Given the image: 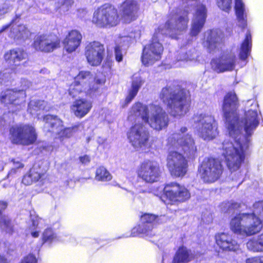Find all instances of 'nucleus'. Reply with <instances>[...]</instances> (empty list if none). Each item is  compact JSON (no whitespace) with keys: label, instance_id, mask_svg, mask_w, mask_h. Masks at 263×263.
Segmentation results:
<instances>
[{"label":"nucleus","instance_id":"obj_32","mask_svg":"<svg viewBox=\"0 0 263 263\" xmlns=\"http://www.w3.org/2000/svg\"><path fill=\"white\" fill-rule=\"evenodd\" d=\"M9 36L14 39H25L29 36L30 33L26 26L21 25H13Z\"/></svg>","mask_w":263,"mask_h":263},{"label":"nucleus","instance_id":"obj_13","mask_svg":"<svg viewBox=\"0 0 263 263\" xmlns=\"http://www.w3.org/2000/svg\"><path fill=\"white\" fill-rule=\"evenodd\" d=\"M160 191H163L165 196L172 203L184 202L191 197L189 191L184 185L176 182H171L164 187H161Z\"/></svg>","mask_w":263,"mask_h":263},{"label":"nucleus","instance_id":"obj_55","mask_svg":"<svg viewBox=\"0 0 263 263\" xmlns=\"http://www.w3.org/2000/svg\"><path fill=\"white\" fill-rule=\"evenodd\" d=\"M0 263H6V259L1 255H0Z\"/></svg>","mask_w":263,"mask_h":263},{"label":"nucleus","instance_id":"obj_5","mask_svg":"<svg viewBox=\"0 0 263 263\" xmlns=\"http://www.w3.org/2000/svg\"><path fill=\"white\" fill-rule=\"evenodd\" d=\"M188 92L167 86L162 89L160 98L166 105L170 114L175 117L184 116L189 111L190 101Z\"/></svg>","mask_w":263,"mask_h":263},{"label":"nucleus","instance_id":"obj_47","mask_svg":"<svg viewBox=\"0 0 263 263\" xmlns=\"http://www.w3.org/2000/svg\"><path fill=\"white\" fill-rule=\"evenodd\" d=\"M12 6L9 2H6L0 6V19L1 16L11 11Z\"/></svg>","mask_w":263,"mask_h":263},{"label":"nucleus","instance_id":"obj_52","mask_svg":"<svg viewBox=\"0 0 263 263\" xmlns=\"http://www.w3.org/2000/svg\"><path fill=\"white\" fill-rule=\"evenodd\" d=\"M246 263H261L260 257L248 258L246 260Z\"/></svg>","mask_w":263,"mask_h":263},{"label":"nucleus","instance_id":"obj_41","mask_svg":"<svg viewBox=\"0 0 263 263\" xmlns=\"http://www.w3.org/2000/svg\"><path fill=\"white\" fill-rule=\"evenodd\" d=\"M131 41L132 38L128 36L118 37L116 40V46H119L121 48L126 49L128 47Z\"/></svg>","mask_w":263,"mask_h":263},{"label":"nucleus","instance_id":"obj_44","mask_svg":"<svg viewBox=\"0 0 263 263\" xmlns=\"http://www.w3.org/2000/svg\"><path fill=\"white\" fill-rule=\"evenodd\" d=\"M253 208V212L250 214L263 218V201L255 202Z\"/></svg>","mask_w":263,"mask_h":263},{"label":"nucleus","instance_id":"obj_50","mask_svg":"<svg viewBox=\"0 0 263 263\" xmlns=\"http://www.w3.org/2000/svg\"><path fill=\"white\" fill-rule=\"evenodd\" d=\"M34 181L30 173L25 175L22 180L23 183L27 185L31 184Z\"/></svg>","mask_w":263,"mask_h":263},{"label":"nucleus","instance_id":"obj_49","mask_svg":"<svg viewBox=\"0 0 263 263\" xmlns=\"http://www.w3.org/2000/svg\"><path fill=\"white\" fill-rule=\"evenodd\" d=\"M20 263H37L36 257L32 254L24 257Z\"/></svg>","mask_w":263,"mask_h":263},{"label":"nucleus","instance_id":"obj_45","mask_svg":"<svg viewBox=\"0 0 263 263\" xmlns=\"http://www.w3.org/2000/svg\"><path fill=\"white\" fill-rule=\"evenodd\" d=\"M218 6L222 10L228 12L231 9L232 0H216Z\"/></svg>","mask_w":263,"mask_h":263},{"label":"nucleus","instance_id":"obj_23","mask_svg":"<svg viewBox=\"0 0 263 263\" xmlns=\"http://www.w3.org/2000/svg\"><path fill=\"white\" fill-rule=\"evenodd\" d=\"M217 245L223 251H235L239 249V245L227 233H221L215 235Z\"/></svg>","mask_w":263,"mask_h":263},{"label":"nucleus","instance_id":"obj_37","mask_svg":"<svg viewBox=\"0 0 263 263\" xmlns=\"http://www.w3.org/2000/svg\"><path fill=\"white\" fill-rule=\"evenodd\" d=\"M47 102L44 101L32 100L28 104V111L32 115H38L37 111L41 110H48V107L46 106Z\"/></svg>","mask_w":263,"mask_h":263},{"label":"nucleus","instance_id":"obj_26","mask_svg":"<svg viewBox=\"0 0 263 263\" xmlns=\"http://www.w3.org/2000/svg\"><path fill=\"white\" fill-rule=\"evenodd\" d=\"M81 40L82 35L79 32L71 31L63 41L64 49L69 53L74 51L80 46Z\"/></svg>","mask_w":263,"mask_h":263},{"label":"nucleus","instance_id":"obj_24","mask_svg":"<svg viewBox=\"0 0 263 263\" xmlns=\"http://www.w3.org/2000/svg\"><path fill=\"white\" fill-rule=\"evenodd\" d=\"M92 102L85 99L74 101L70 107L71 112L78 118L85 116L92 108Z\"/></svg>","mask_w":263,"mask_h":263},{"label":"nucleus","instance_id":"obj_36","mask_svg":"<svg viewBox=\"0 0 263 263\" xmlns=\"http://www.w3.org/2000/svg\"><path fill=\"white\" fill-rule=\"evenodd\" d=\"M252 47V39L250 32H248L246 35V37L242 43L240 47L239 57L243 60H246L250 53Z\"/></svg>","mask_w":263,"mask_h":263},{"label":"nucleus","instance_id":"obj_56","mask_svg":"<svg viewBox=\"0 0 263 263\" xmlns=\"http://www.w3.org/2000/svg\"><path fill=\"white\" fill-rule=\"evenodd\" d=\"M10 25H6L3 27V28L0 30V33L5 30L7 28H8Z\"/></svg>","mask_w":263,"mask_h":263},{"label":"nucleus","instance_id":"obj_39","mask_svg":"<svg viewBox=\"0 0 263 263\" xmlns=\"http://www.w3.org/2000/svg\"><path fill=\"white\" fill-rule=\"evenodd\" d=\"M112 176L103 166L98 168L96 172L95 179L98 181H108L111 179Z\"/></svg>","mask_w":263,"mask_h":263},{"label":"nucleus","instance_id":"obj_25","mask_svg":"<svg viewBox=\"0 0 263 263\" xmlns=\"http://www.w3.org/2000/svg\"><path fill=\"white\" fill-rule=\"evenodd\" d=\"M221 41L222 34L220 31L209 30L204 33L203 44L211 50H214L218 47Z\"/></svg>","mask_w":263,"mask_h":263},{"label":"nucleus","instance_id":"obj_57","mask_svg":"<svg viewBox=\"0 0 263 263\" xmlns=\"http://www.w3.org/2000/svg\"><path fill=\"white\" fill-rule=\"evenodd\" d=\"M4 125H5V122L3 121H0V128L4 126Z\"/></svg>","mask_w":263,"mask_h":263},{"label":"nucleus","instance_id":"obj_40","mask_svg":"<svg viewBox=\"0 0 263 263\" xmlns=\"http://www.w3.org/2000/svg\"><path fill=\"white\" fill-rule=\"evenodd\" d=\"M57 239L56 234L51 228H47L44 230L42 234L43 243H51Z\"/></svg>","mask_w":263,"mask_h":263},{"label":"nucleus","instance_id":"obj_18","mask_svg":"<svg viewBox=\"0 0 263 263\" xmlns=\"http://www.w3.org/2000/svg\"><path fill=\"white\" fill-rule=\"evenodd\" d=\"M60 41L52 35H42L35 37L33 47L36 50L45 52H50L59 47Z\"/></svg>","mask_w":263,"mask_h":263},{"label":"nucleus","instance_id":"obj_21","mask_svg":"<svg viewBox=\"0 0 263 263\" xmlns=\"http://www.w3.org/2000/svg\"><path fill=\"white\" fill-rule=\"evenodd\" d=\"M139 9L137 2L135 0H125L121 5L120 12L124 22L129 23L135 20Z\"/></svg>","mask_w":263,"mask_h":263},{"label":"nucleus","instance_id":"obj_1","mask_svg":"<svg viewBox=\"0 0 263 263\" xmlns=\"http://www.w3.org/2000/svg\"><path fill=\"white\" fill-rule=\"evenodd\" d=\"M247 106L251 108L246 110L243 117L240 119L237 112L239 103L236 93L230 92L224 98L222 111L229 136L222 144L221 154L231 172L239 169L245 159V152L249 147V140L242 135V130L251 136L259 123L257 103L250 100Z\"/></svg>","mask_w":263,"mask_h":263},{"label":"nucleus","instance_id":"obj_29","mask_svg":"<svg viewBox=\"0 0 263 263\" xmlns=\"http://www.w3.org/2000/svg\"><path fill=\"white\" fill-rule=\"evenodd\" d=\"M195 256L186 248H179L174 257L173 263H186L190 261Z\"/></svg>","mask_w":263,"mask_h":263},{"label":"nucleus","instance_id":"obj_20","mask_svg":"<svg viewBox=\"0 0 263 263\" xmlns=\"http://www.w3.org/2000/svg\"><path fill=\"white\" fill-rule=\"evenodd\" d=\"M244 235L250 236L260 232L262 228L260 218L250 213H243Z\"/></svg>","mask_w":263,"mask_h":263},{"label":"nucleus","instance_id":"obj_48","mask_svg":"<svg viewBox=\"0 0 263 263\" xmlns=\"http://www.w3.org/2000/svg\"><path fill=\"white\" fill-rule=\"evenodd\" d=\"M237 203H231L229 202L223 203L221 205V211L223 212H227L232 209L238 207Z\"/></svg>","mask_w":263,"mask_h":263},{"label":"nucleus","instance_id":"obj_34","mask_svg":"<svg viewBox=\"0 0 263 263\" xmlns=\"http://www.w3.org/2000/svg\"><path fill=\"white\" fill-rule=\"evenodd\" d=\"M243 213L239 214L232 218L230 221V226L231 230L237 234L244 235V223H242Z\"/></svg>","mask_w":263,"mask_h":263},{"label":"nucleus","instance_id":"obj_53","mask_svg":"<svg viewBox=\"0 0 263 263\" xmlns=\"http://www.w3.org/2000/svg\"><path fill=\"white\" fill-rule=\"evenodd\" d=\"M80 160L82 163L84 164L88 163L90 161L89 157L87 155H85L80 157Z\"/></svg>","mask_w":263,"mask_h":263},{"label":"nucleus","instance_id":"obj_8","mask_svg":"<svg viewBox=\"0 0 263 263\" xmlns=\"http://www.w3.org/2000/svg\"><path fill=\"white\" fill-rule=\"evenodd\" d=\"M92 22L100 27L116 26L119 22L117 10L110 5L105 4L95 11Z\"/></svg>","mask_w":263,"mask_h":263},{"label":"nucleus","instance_id":"obj_35","mask_svg":"<svg viewBox=\"0 0 263 263\" xmlns=\"http://www.w3.org/2000/svg\"><path fill=\"white\" fill-rule=\"evenodd\" d=\"M247 248L254 252H263V234L250 239L247 243Z\"/></svg>","mask_w":263,"mask_h":263},{"label":"nucleus","instance_id":"obj_54","mask_svg":"<svg viewBox=\"0 0 263 263\" xmlns=\"http://www.w3.org/2000/svg\"><path fill=\"white\" fill-rule=\"evenodd\" d=\"M13 164H14V167L17 168H21L24 166V165L22 163H21V162H20L19 161H14L13 162Z\"/></svg>","mask_w":263,"mask_h":263},{"label":"nucleus","instance_id":"obj_4","mask_svg":"<svg viewBox=\"0 0 263 263\" xmlns=\"http://www.w3.org/2000/svg\"><path fill=\"white\" fill-rule=\"evenodd\" d=\"M140 118L155 130L160 131L168 125V116L162 107L157 103L144 105L140 102L135 103L129 112L128 118Z\"/></svg>","mask_w":263,"mask_h":263},{"label":"nucleus","instance_id":"obj_6","mask_svg":"<svg viewBox=\"0 0 263 263\" xmlns=\"http://www.w3.org/2000/svg\"><path fill=\"white\" fill-rule=\"evenodd\" d=\"M105 81L103 77H95L89 71H81L70 85L69 93L72 97L80 94L93 95L99 91Z\"/></svg>","mask_w":263,"mask_h":263},{"label":"nucleus","instance_id":"obj_12","mask_svg":"<svg viewBox=\"0 0 263 263\" xmlns=\"http://www.w3.org/2000/svg\"><path fill=\"white\" fill-rule=\"evenodd\" d=\"M222 170L221 163L213 158L205 159L199 168L201 178L206 183H213L217 181L220 178Z\"/></svg>","mask_w":263,"mask_h":263},{"label":"nucleus","instance_id":"obj_30","mask_svg":"<svg viewBox=\"0 0 263 263\" xmlns=\"http://www.w3.org/2000/svg\"><path fill=\"white\" fill-rule=\"evenodd\" d=\"M235 10L239 25L242 28H245L247 26V11L242 0H235Z\"/></svg>","mask_w":263,"mask_h":263},{"label":"nucleus","instance_id":"obj_60","mask_svg":"<svg viewBox=\"0 0 263 263\" xmlns=\"http://www.w3.org/2000/svg\"><path fill=\"white\" fill-rule=\"evenodd\" d=\"M7 75V73H5L4 74H3V77H4L5 78H8L7 76H6Z\"/></svg>","mask_w":263,"mask_h":263},{"label":"nucleus","instance_id":"obj_58","mask_svg":"<svg viewBox=\"0 0 263 263\" xmlns=\"http://www.w3.org/2000/svg\"><path fill=\"white\" fill-rule=\"evenodd\" d=\"M212 220V217L211 216L209 218V219L206 220L207 222H209Z\"/></svg>","mask_w":263,"mask_h":263},{"label":"nucleus","instance_id":"obj_38","mask_svg":"<svg viewBox=\"0 0 263 263\" xmlns=\"http://www.w3.org/2000/svg\"><path fill=\"white\" fill-rule=\"evenodd\" d=\"M43 220L40 217H35L32 219V226L29 229V232L32 237L37 238L39 236V233L41 228H42L41 224Z\"/></svg>","mask_w":263,"mask_h":263},{"label":"nucleus","instance_id":"obj_46","mask_svg":"<svg viewBox=\"0 0 263 263\" xmlns=\"http://www.w3.org/2000/svg\"><path fill=\"white\" fill-rule=\"evenodd\" d=\"M126 49L121 48L119 46H116L115 49L116 60L120 62L122 61L123 53L125 52Z\"/></svg>","mask_w":263,"mask_h":263},{"label":"nucleus","instance_id":"obj_42","mask_svg":"<svg viewBox=\"0 0 263 263\" xmlns=\"http://www.w3.org/2000/svg\"><path fill=\"white\" fill-rule=\"evenodd\" d=\"M58 3L60 5L59 8V12L63 14L69 10L73 3V1L72 0H59Z\"/></svg>","mask_w":263,"mask_h":263},{"label":"nucleus","instance_id":"obj_14","mask_svg":"<svg viewBox=\"0 0 263 263\" xmlns=\"http://www.w3.org/2000/svg\"><path fill=\"white\" fill-rule=\"evenodd\" d=\"M157 217L153 214L146 213L142 215L141 223L132 229L130 236L151 237L154 235L153 229L154 223L157 221Z\"/></svg>","mask_w":263,"mask_h":263},{"label":"nucleus","instance_id":"obj_59","mask_svg":"<svg viewBox=\"0 0 263 263\" xmlns=\"http://www.w3.org/2000/svg\"><path fill=\"white\" fill-rule=\"evenodd\" d=\"M261 263H263V256L260 257Z\"/></svg>","mask_w":263,"mask_h":263},{"label":"nucleus","instance_id":"obj_7","mask_svg":"<svg viewBox=\"0 0 263 263\" xmlns=\"http://www.w3.org/2000/svg\"><path fill=\"white\" fill-rule=\"evenodd\" d=\"M192 122L199 136L204 140H211L218 134L217 124L215 118L209 112L195 115Z\"/></svg>","mask_w":263,"mask_h":263},{"label":"nucleus","instance_id":"obj_17","mask_svg":"<svg viewBox=\"0 0 263 263\" xmlns=\"http://www.w3.org/2000/svg\"><path fill=\"white\" fill-rule=\"evenodd\" d=\"M137 174L139 178L146 182L157 181L160 175L158 164L155 161H145L141 164L137 171Z\"/></svg>","mask_w":263,"mask_h":263},{"label":"nucleus","instance_id":"obj_11","mask_svg":"<svg viewBox=\"0 0 263 263\" xmlns=\"http://www.w3.org/2000/svg\"><path fill=\"white\" fill-rule=\"evenodd\" d=\"M128 138L133 147L137 150L146 151L150 147L149 133L142 123H136L128 134Z\"/></svg>","mask_w":263,"mask_h":263},{"label":"nucleus","instance_id":"obj_15","mask_svg":"<svg viewBox=\"0 0 263 263\" xmlns=\"http://www.w3.org/2000/svg\"><path fill=\"white\" fill-rule=\"evenodd\" d=\"M104 55V46L98 42L87 43L85 48V56L91 66L99 65Z\"/></svg>","mask_w":263,"mask_h":263},{"label":"nucleus","instance_id":"obj_31","mask_svg":"<svg viewBox=\"0 0 263 263\" xmlns=\"http://www.w3.org/2000/svg\"><path fill=\"white\" fill-rule=\"evenodd\" d=\"M26 56V53L22 49H14L7 52L5 54V59L8 61L10 64H13L16 66L19 65L17 62L25 59Z\"/></svg>","mask_w":263,"mask_h":263},{"label":"nucleus","instance_id":"obj_27","mask_svg":"<svg viewBox=\"0 0 263 263\" xmlns=\"http://www.w3.org/2000/svg\"><path fill=\"white\" fill-rule=\"evenodd\" d=\"M144 83V79L139 74H135L133 76L131 88L129 89L128 95L125 100L126 105H127L136 97Z\"/></svg>","mask_w":263,"mask_h":263},{"label":"nucleus","instance_id":"obj_3","mask_svg":"<svg viewBox=\"0 0 263 263\" xmlns=\"http://www.w3.org/2000/svg\"><path fill=\"white\" fill-rule=\"evenodd\" d=\"M187 130L186 127L182 126L167 139L169 152L166 159L167 166L172 176H183L187 167V162L185 157L174 149L181 148L190 158L194 157L197 152L193 138L189 134H185Z\"/></svg>","mask_w":263,"mask_h":263},{"label":"nucleus","instance_id":"obj_22","mask_svg":"<svg viewBox=\"0 0 263 263\" xmlns=\"http://www.w3.org/2000/svg\"><path fill=\"white\" fill-rule=\"evenodd\" d=\"M206 18V10L204 5L197 6L196 12L194 15L191 29L192 36L197 35L202 29Z\"/></svg>","mask_w":263,"mask_h":263},{"label":"nucleus","instance_id":"obj_10","mask_svg":"<svg viewBox=\"0 0 263 263\" xmlns=\"http://www.w3.org/2000/svg\"><path fill=\"white\" fill-rule=\"evenodd\" d=\"M10 138L11 142L16 144L29 145L36 139L35 129L26 124L16 125L10 129Z\"/></svg>","mask_w":263,"mask_h":263},{"label":"nucleus","instance_id":"obj_51","mask_svg":"<svg viewBox=\"0 0 263 263\" xmlns=\"http://www.w3.org/2000/svg\"><path fill=\"white\" fill-rule=\"evenodd\" d=\"M77 15L81 18H85L87 15V11L84 9L78 10Z\"/></svg>","mask_w":263,"mask_h":263},{"label":"nucleus","instance_id":"obj_9","mask_svg":"<svg viewBox=\"0 0 263 263\" xmlns=\"http://www.w3.org/2000/svg\"><path fill=\"white\" fill-rule=\"evenodd\" d=\"M44 121H45V130L56 134L57 138L61 141L71 137L80 126V124H78L70 127L63 128L62 120L57 116L50 115L45 116Z\"/></svg>","mask_w":263,"mask_h":263},{"label":"nucleus","instance_id":"obj_28","mask_svg":"<svg viewBox=\"0 0 263 263\" xmlns=\"http://www.w3.org/2000/svg\"><path fill=\"white\" fill-rule=\"evenodd\" d=\"M7 206V203L0 201V228L6 233L12 234L13 232V226L10 218L6 215H1L2 212Z\"/></svg>","mask_w":263,"mask_h":263},{"label":"nucleus","instance_id":"obj_33","mask_svg":"<svg viewBox=\"0 0 263 263\" xmlns=\"http://www.w3.org/2000/svg\"><path fill=\"white\" fill-rule=\"evenodd\" d=\"M177 59L178 61H181L193 62L200 61V56L194 48L187 50L182 49L179 53Z\"/></svg>","mask_w":263,"mask_h":263},{"label":"nucleus","instance_id":"obj_43","mask_svg":"<svg viewBox=\"0 0 263 263\" xmlns=\"http://www.w3.org/2000/svg\"><path fill=\"white\" fill-rule=\"evenodd\" d=\"M29 173L31 174L34 182L38 181L44 176V172L41 171L40 168H37L36 165H34L30 169Z\"/></svg>","mask_w":263,"mask_h":263},{"label":"nucleus","instance_id":"obj_19","mask_svg":"<svg viewBox=\"0 0 263 263\" xmlns=\"http://www.w3.org/2000/svg\"><path fill=\"white\" fill-rule=\"evenodd\" d=\"M236 57L233 53L223 54L219 58L211 61L212 69L217 72L232 71L235 67Z\"/></svg>","mask_w":263,"mask_h":263},{"label":"nucleus","instance_id":"obj_2","mask_svg":"<svg viewBox=\"0 0 263 263\" xmlns=\"http://www.w3.org/2000/svg\"><path fill=\"white\" fill-rule=\"evenodd\" d=\"M188 22L186 11L180 9L173 10L171 12L169 19L165 26H160L156 30L152 42L144 47L141 57L143 64L148 66L160 60L163 47L159 42V39L164 34L176 38L178 32L187 28Z\"/></svg>","mask_w":263,"mask_h":263},{"label":"nucleus","instance_id":"obj_16","mask_svg":"<svg viewBox=\"0 0 263 263\" xmlns=\"http://www.w3.org/2000/svg\"><path fill=\"white\" fill-rule=\"evenodd\" d=\"M24 82L25 86L22 90L18 91L7 90L3 92L0 96L1 101L6 104L18 106L17 108H21L26 96L24 89L28 88L30 85V83L27 81H24Z\"/></svg>","mask_w":263,"mask_h":263}]
</instances>
